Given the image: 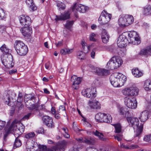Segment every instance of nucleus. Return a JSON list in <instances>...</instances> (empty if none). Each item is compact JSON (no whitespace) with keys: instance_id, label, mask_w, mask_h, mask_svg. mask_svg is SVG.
Segmentation results:
<instances>
[{"instance_id":"nucleus-1","label":"nucleus","mask_w":151,"mask_h":151,"mask_svg":"<svg viewBox=\"0 0 151 151\" xmlns=\"http://www.w3.org/2000/svg\"><path fill=\"white\" fill-rule=\"evenodd\" d=\"M126 77L122 74L115 73L112 75L110 78L111 84L115 87L123 86L126 80Z\"/></svg>"},{"instance_id":"nucleus-2","label":"nucleus","mask_w":151,"mask_h":151,"mask_svg":"<svg viewBox=\"0 0 151 151\" xmlns=\"http://www.w3.org/2000/svg\"><path fill=\"white\" fill-rule=\"evenodd\" d=\"M127 119L129 125L133 127L134 129L137 128L135 132V136H139L142 132L143 126L142 125L139 127V122L138 118L129 116L127 117Z\"/></svg>"},{"instance_id":"nucleus-3","label":"nucleus","mask_w":151,"mask_h":151,"mask_svg":"<svg viewBox=\"0 0 151 151\" xmlns=\"http://www.w3.org/2000/svg\"><path fill=\"white\" fill-rule=\"evenodd\" d=\"M14 47L17 53L20 56L25 55L28 51L27 46L20 40L15 41Z\"/></svg>"},{"instance_id":"nucleus-4","label":"nucleus","mask_w":151,"mask_h":151,"mask_svg":"<svg viewBox=\"0 0 151 151\" xmlns=\"http://www.w3.org/2000/svg\"><path fill=\"white\" fill-rule=\"evenodd\" d=\"M122 62L123 61L120 57H113L107 64L106 68L111 70L114 69L119 67Z\"/></svg>"},{"instance_id":"nucleus-5","label":"nucleus","mask_w":151,"mask_h":151,"mask_svg":"<svg viewBox=\"0 0 151 151\" xmlns=\"http://www.w3.org/2000/svg\"><path fill=\"white\" fill-rule=\"evenodd\" d=\"M95 119L99 122L110 123L112 122V118L110 114L99 113L96 115Z\"/></svg>"},{"instance_id":"nucleus-6","label":"nucleus","mask_w":151,"mask_h":151,"mask_svg":"<svg viewBox=\"0 0 151 151\" xmlns=\"http://www.w3.org/2000/svg\"><path fill=\"white\" fill-rule=\"evenodd\" d=\"M111 16L105 10L101 13L99 19V22L101 24H106L108 23L111 18Z\"/></svg>"},{"instance_id":"nucleus-7","label":"nucleus","mask_w":151,"mask_h":151,"mask_svg":"<svg viewBox=\"0 0 151 151\" xmlns=\"http://www.w3.org/2000/svg\"><path fill=\"white\" fill-rule=\"evenodd\" d=\"M127 32L124 33L119 36L117 41V45L119 47H123L128 43V39H127Z\"/></svg>"},{"instance_id":"nucleus-8","label":"nucleus","mask_w":151,"mask_h":151,"mask_svg":"<svg viewBox=\"0 0 151 151\" xmlns=\"http://www.w3.org/2000/svg\"><path fill=\"white\" fill-rule=\"evenodd\" d=\"M21 124H21L20 121L17 120H15L14 121L6 131V134L4 135V137H6L7 135L9 133L12 132V131H19L20 129L18 127Z\"/></svg>"},{"instance_id":"nucleus-9","label":"nucleus","mask_w":151,"mask_h":151,"mask_svg":"<svg viewBox=\"0 0 151 151\" xmlns=\"http://www.w3.org/2000/svg\"><path fill=\"white\" fill-rule=\"evenodd\" d=\"M139 89L137 87H131L125 88L122 91L124 95L128 96H136L138 94Z\"/></svg>"},{"instance_id":"nucleus-10","label":"nucleus","mask_w":151,"mask_h":151,"mask_svg":"<svg viewBox=\"0 0 151 151\" xmlns=\"http://www.w3.org/2000/svg\"><path fill=\"white\" fill-rule=\"evenodd\" d=\"M125 104L127 106L131 109H134L137 106V102L135 98L130 99L127 97L124 99Z\"/></svg>"},{"instance_id":"nucleus-11","label":"nucleus","mask_w":151,"mask_h":151,"mask_svg":"<svg viewBox=\"0 0 151 151\" xmlns=\"http://www.w3.org/2000/svg\"><path fill=\"white\" fill-rule=\"evenodd\" d=\"M12 56L10 55L8 57H3L1 58L2 62L4 66L8 68L12 67L14 66V63L12 62Z\"/></svg>"},{"instance_id":"nucleus-12","label":"nucleus","mask_w":151,"mask_h":151,"mask_svg":"<svg viewBox=\"0 0 151 151\" xmlns=\"http://www.w3.org/2000/svg\"><path fill=\"white\" fill-rule=\"evenodd\" d=\"M94 89L93 88H87L83 89L82 91L83 95L88 98H91L92 99L94 98L96 95L94 92Z\"/></svg>"},{"instance_id":"nucleus-13","label":"nucleus","mask_w":151,"mask_h":151,"mask_svg":"<svg viewBox=\"0 0 151 151\" xmlns=\"http://www.w3.org/2000/svg\"><path fill=\"white\" fill-rule=\"evenodd\" d=\"M19 20L21 25L24 27H27L31 23L30 18L25 15H21L19 17Z\"/></svg>"},{"instance_id":"nucleus-14","label":"nucleus","mask_w":151,"mask_h":151,"mask_svg":"<svg viewBox=\"0 0 151 151\" xmlns=\"http://www.w3.org/2000/svg\"><path fill=\"white\" fill-rule=\"evenodd\" d=\"M88 7L80 4L75 3L72 8L73 11L76 12V11L82 13H84L88 9Z\"/></svg>"},{"instance_id":"nucleus-15","label":"nucleus","mask_w":151,"mask_h":151,"mask_svg":"<svg viewBox=\"0 0 151 151\" xmlns=\"http://www.w3.org/2000/svg\"><path fill=\"white\" fill-rule=\"evenodd\" d=\"M70 11H66L63 13H62L60 15H56L55 19L56 21L59 20L65 21L70 18Z\"/></svg>"},{"instance_id":"nucleus-16","label":"nucleus","mask_w":151,"mask_h":151,"mask_svg":"<svg viewBox=\"0 0 151 151\" xmlns=\"http://www.w3.org/2000/svg\"><path fill=\"white\" fill-rule=\"evenodd\" d=\"M71 81L73 83L72 88L74 89H78V85L81 82V78L80 77H78L74 75L71 77Z\"/></svg>"},{"instance_id":"nucleus-17","label":"nucleus","mask_w":151,"mask_h":151,"mask_svg":"<svg viewBox=\"0 0 151 151\" xmlns=\"http://www.w3.org/2000/svg\"><path fill=\"white\" fill-rule=\"evenodd\" d=\"M89 100L88 104L91 108L94 109H99L101 108L100 104L99 102L94 99V98Z\"/></svg>"},{"instance_id":"nucleus-18","label":"nucleus","mask_w":151,"mask_h":151,"mask_svg":"<svg viewBox=\"0 0 151 151\" xmlns=\"http://www.w3.org/2000/svg\"><path fill=\"white\" fill-rule=\"evenodd\" d=\"M90 67L92 69L94 70L93 71L99 75L104 76L108 74V70H107L96 68L93 65H91Z\"/></svg>"},{"instance_id":"nucleus-19","label":"nucleus","mask_w":151,"mask_h":151,"mask_svg":"<svg viewBox=\"0 0 151 151\" xmlns=\"http://www.w3.org/2000/svg\"><path fill=\"white\" fill-rule=\"evenodd\" d=\"M141 56H145L146 57L151 55V45L141 50L139 53Z\"/></svg>"},{"instance_id":"nucleus-20","label":"nucleus","mask_w":151,"mask_h":151,"mask_svg":"<svg viewBox=\"0 0 151 151\" xmlns=\"http://www.w3.org/2000/svg\"><path fill=\"white\" fill-rule=\"evenodd\" d=\"M42 120L48 127L52 128L54 127L52 119L51 117L48 116H44L43 117Z\"/></svg>"},{"instance_id":"nucleus-21","label":"nucleus","mask_w":151,"mask_h":151,"mask_svg":"<svg viewBox=\"0 0 151 151\" xmlns=\"http://www.w3.org/2000/svg\"><path fill=\"white\" fill-rule=\"evenodd\" d=\"M149 114L148 111H144L140 113L138 118L141 122H144L148 119Z\"/></svg>"},{"instance_id":"nucleus-22","label":"nucleus","mask_w":151,"mask_h":151,"mask_svg":"<svg viewBox=\"0 0 151 151\" xmlns=\"http://www.w3.org/2000/svg\"><path fill=\"white\" fill-rule=\"evenodd\" d=\"M25 27L24 28H21L20 31L24 37H28L30 36L32 33V29L30 27Z\"/></svg>"},{"instance_id":"nucleus-23","label":"nucleus","mask_w":151,"mask_h":151,"mask_svg":"<svg viewBox=\"0 0 151 151\" xmlns=\"http://www.w3.org/2000/svg\"><path fill=\"white\" fill-rule=\"evenodd\" d=\"M109 35L105 29H103L102 31L101 37L103 42L104 43H107L109 41Z\"/></svg>"},{"instance_id":"nucleus-24","label":"nucleus","mask_w":151,"mask_h":151,"mask_svg":"<svg viewBox=\"0 0 151 151\" xmlns=\"http://www.w3.org/2000/svg\"><path fill=\"white\" fill-rule=\"evenodd\" d=\"M5 104L9 106H13V100L12 99H11L10 96L8 94L4 96L3 99Z\"/></svg>"},{"instance_id":"nucleus-25","label":"nucleus","mask_w":151,"mask_h":151,"mask_svg":"<svg viewBox=\"0 0 151 151\" xmlns=\"http://www.w3.org/2000/svg\"><path fill=\"white\" fill-rule=\"evenodd\" d=\"M118 112L121 115H125L126 116H128L129 114V111L126 108L119 107L118 108Z\"/></svg>"},{"instance_id":"nucleus-26","label":"nucleus","mask_w":151,"mask_h":151,"mask_svg":"<svg viewBox=\"0 0 151 151\" xmlns=\"http://www.w3.org/2000/svg\"><path fill=\"white\" fill-rule=\"evenodd\" d=\"M127 23L125 15L121 16L118 20L119 25L121 27H123L128 26Z\"/></svg>"},{"instance_id":"nucleus-27","label":"nucleus","mask_w":151,"mask_h":151,"mask_svg":"<svg viewBox=\"0 0 151 151\" xmlns=\"http://www.w3.org/2000/svg\"><path fill=\"white\" fill-rule=\"evenodd\" d=\"M132 73L134 76L137 78H139L143 75V73L137 68H135L132 70Z\"/></svg>"},{"instance_id":"nucleus-28","label":"nucleus","mask_w":151,"mask_h":151,"mask_svg":"<svg viewBox=\"0 0 151 151\" xmlns=\"http://www.w3.org/2000/svg\"><path fill=\"white\" fill-rule=\"evenodd\" d=\"M83 143L88 145H93L95 142V140L92 137H84Z\"/></svg>"},{"instance_id":"nucleus-29","label":"nucleus","mask_w":151,"mask_h":151,"mask_svg":"<svg viewBox=\"0 0 151 151\" xmlns=\"http://www.w3.org/2000/svg\"><path fill=\"white\" fill-rule=\"evenodd\" d=\"M125 16L126 18L127 24L128 26L133 23L134 19L133 16L129 14H126Z\"/></svg>"},{"instance_id":"nucleus-30","label":"nucleus","mask_w":151,"mask_h":151,"mask_svg":"<svg viewBox=\"0 0 151 151\" xmlns=\"http://www.w3.org/2000/svg\"><path fill=\"white\" fill-rule=\"evenodd\" d=\"M144 87L146 91L151 90V81L149 80H146L144 83Z\"/></svg>"},{"instance_id":"nucleus-31","label":"nucleus","mask_w":151,"mask_h":151,"mask_svg":"<svg viewBox=\"0 0 151 151\" xmlns=\"http://www.w3.org/2000/svg\"><path fill=\"white\" fill-rule=\"evenodd\" d=\"M135 35L130 37V43H133L135 41L137 42V43H139L140 41L139 38V36L137 32L135 31Z\"/></svg>"},{"instance_id":"nucleus-32","label":"nucleus","mask_w":151,"mask_h":151,"mask_svg":"<svg viewBox=\"0 0 151 151\" xmlns=\"http://www.w3.org/2000/svg\"><path fill=\"white\" fill-rule=\"evenodd\" d=\"M143 14L146 15H148L151 14V7L148 6L144 8Z\"/></svg>"},{"instance_id":"nucleus-33","label":"nucleus","mask_w":151,"mask_h":151,"mask_svg":"<svg viewBox=\"0 0 151 151\" xmlns=\"http://www.w3.org/2000/svg\"><path fill=\"white\" fill-rule=\"evenodd\" d=\"M114 126L115 128V132L118 134L121 133V126L119 124H112Z\"/></svg>"},{"instance_id":"nucleus-34","label":"nucleus","mask_w":151,"mask_h":151,"mask_svg":"<svg viewBox=\"0 0 151 151\" xmlns=\"http://www.w3.org/2000/svg\"><path fill=\"white\" fill-rule=\"evenodd\" d=\"M93 134L96 136L98 137L101 140H104L103 137L104 135L102 133L99 132L97 130H96L95 132H93Z\"/></svg>"},{"instance_id":"nucleus-35","label":"nucleus","mask_w":151,"mask_h":151,"mask_svg":"<svg viewBox=\"0 0 151 151\" xmlns=\"http://www.w3.org/2000/svg\"><path fill=\"white\" fill-rule=\"evenodd\" d=\"M57 6L59 11L64 10L66 7L65 5L61 2H58Z\"/></svg>"},{"instance_id":"nucleus-36","label":"nucleus","mask_w":151,"mask_h":151,"mask_svg":"<svg viewBox=\"0 0 151 151\" xmlns=\"http://www.w3.org/2000/svg\"><path fill=\"white\" fill-rule=\"evenodd\" d=\"M72 52V49H69L65 48L61 49L60 50V53L63 55H65L67 54H69Z\"/></svg>"},{"instance_id":"nucleus-37","label":"nucleus","mask_w":151,"mask_h":151,"mask_svg":"<svg viewBox=\"0 0 151 151\" xmlns=\"http://www.w3.org/2000/svg\"><path fill=\"white\" fill-rule=\"evenodd\" d=\"M0 50L4 54H7L9 53V49L6 47L5 44L1 46L0 48Z\"/></svg>"},{"instance_id":"nucleus-38","label":"nucleus","mask_w":151,"mask_h":151,"mask_svg":"<svg viewBox=\"0 0 151 151\" xmlns=\"http://www.w3.org/2000/svg\"><path fill=\"white\" fill-rule=\"evenodd\" d=\"M57 112L58 113H61L64 114H66L65 108L64 105H61L60 106L59 108L57 110Z\"/></svg>"},{"instance_id":"nucleus-39","label":"nucleus","mask_w":151,"mask_h":151,"mask_svg":"<svg viewBox=\"0 0 151 151\" xmlns=\"http://www.w3.org/2000/svg\"><path fill=\"white\" fill-rule=\"evenodd\" d=\"M74 23L73 21H67L65 27L67 29H69Z\"/></svg>"},{"instance_id":"nucleus-40","label":"nucleus","mask_w":151,"mask_h":151,"mask_svg":"<svg viewBox=\"0 0 151 151\" xmlns=\"http://www.w3.org/2000/svg\"><path fill=\"white\" fill-rule=\"evenodd\" d=\"M34 143L33 144L32 143L29 142V143L30 145V149L31 151H36V149L35 148L37 147V143L36 142H34Z\"/></svg>"},{"instance_id":"nucleus-41","label":"nucleus","mask_w":151,"mask_h":151,"mask_svg":"<svg viewBox=\"0 0 151 151\" xmlns=\"http://www.w3.org/2000/svg\"><path fill=\"white\" fill-rule=\"evenodd\" d=\"M38 105L39 103H37L34 104H33L32 105L29 109L31 110H35V111H36V112L38 111L39 110L38 109Z\"/></svg>"},{"instance_id":"nucleus-42","label":"nucleus","mask_w":151,"mask_h":151,"mask_svg":"<svg viewBox=\"0 0 151 151\" xmlns=\"http://www.w3.org/2000/svg\"><path fill=\"white\" fill-rule=\"evenodd\" d=\"M5 13L3 9L0 8V20H4L6 18Z\"/></svg>"},{"instance_id":"nucleus-43","label":"nucleus","mask_w":151,"mask_h":151,"mask_svg":"<svg viewBox=\"0 0 151 151\" xmlns=\"http://www.w3.org/2000/svg\"><path fill=\"white\" fill-rule=\"evenodd\" d=\"M78 58L81 60L84 58L85 54L81 51H78L77 53Z\"/></svg>"},{"instance_id":"nucleus-44","label":"nucleus","mask_w":151,"mask_h":151,"mask_svg":"<svg viewBox=\"0 0 151 151\" xmlns=\"http://www.w3.org/2000/svg\"><path fill=\"white\" fill-rule=\"evenodd\" d=\"M22 145V142L21 141L17 138H16L14 143V146L16 147H19Z\"/></svg>"},{"instance_id":"nucleus-45","label":"nucleus","mask_w":151,"mask_h":151,"mask_svg":"<svg viewBox=\"0 0 151 151\" xmlns=\"http://www.w3.org/2000/svg\"><path fill=\"white\" fill-rule=\"evenodd\" d=\"M114 138L117 140L118 141H121L122 139L123 135L121 133L117 134L114 136Z\"/></svg>"},{"instance_id":"nucleus-46","label":"nucleus","mask_w":151,"mask_h":151,"mask_svg":"<svg viewBox=\"0 0 151 151\" xmlns=\"http://www.w3.org/2000/svg\"><path fill=\"white\" fill-rule=\"evenodd\" d=\"M26 97L29 98V99L30 100H32L34 102H35V97L34 96H31V94L27 95L26 96H25V101L26 99Z\"/></svg>"},{"instance_id":"nucleus-47","label":"nucleus","mask_w":151,"mask_h":151,"mask_svg":"<svg viewBox=\"0 0 151 151\" xmlns=\"http://www.w3.org/2000/svg\"><path fill=\"white\" fill-rule=\"evenodd\" d=\"M143 140L146 142H151V134L145 135L144 137Z\"/></svg>"},{"instance_id":"nucleus-48","label":"nucleus","mask_w":151,"mask_h":151,"mask_svg":"<svg viewBox=\"0 0 151 151\" xmlns=\"http://www.w3.org/2000/svg\"><path fill=\"white\" fill-rule=\"evenodd\" d=\"M127 33V36H128L129 39L128 43L130 42V37H132V36H134L135 35V31L130 32L129 33Z\"/></svg>"},{"instance_id":"nucleus-49","label":"nucleus","mask_w":151,"mask_h":151,"mask_svg":"<svg viewBox=\"0 0 151 151\" xmlns=\"http://www.w3.org/2000/svg\"><path fill=\"white\" fill-rule=\"evenodd\" d=\"M35 136V134L33 132H30L26 134L25 136V137L26 138L30 139L32 138Z\"/></svg>"},{"instance_id":"nucleus-50","label":"nucleus","mask_w":151,"mask_h":151,"mask_svg":"<svg viewBox=\"0 0 151 151\" xmlns=\"http://www.w3.org/2000/svg\"><path fill=\"white\" fill-rule=\"evenodd\" d=\"M93 45H94V44H91V45L88 46L87 47L86 46V47L87 48V51L86 52H88V51L91 49V48H92V47H93ZM82 46H83V50H85V47H86L85 44H82Z\"/></svg>"},{"instance_id":"nucleus-51","label":"nucleus","mask_w":151,"mask_h":151,"mask_svg":"<svg viewBox=\"0 0 151 151\" xmlns=\"http://www.w3.org/2000/svg\"><path fill=\"white\" fill-rule=\"evenodd\" d=\"M95 36L96 35L94 33H93L90 34L89 36L90 40L94 42L96 41V40L94 38Z\"/></svg>"},{"instance_id":"nucleus-52","label":"nucleus","mask_w":151,"mask_h":151,"mask_svg":"<svg viewBox=\"0 0 151 151\" xmlns=\"http://www.w3.org/2000/svg\"><path fill=\"white\" fill-rule=\"evenodd\" d=\"M6 124V122L0 120V130H2Z\"/></svg>"},{"instance_id":"nucleus-53","label":"nucleus","mask_w":151,"mask_h":151,"mask_svg":"<svg viewBox=\"0 0 151 151\" xmlns=\"http://www.w3.org/2000/svg\"><path fill=\"white\" fill-rule=\"evenodd\" d=\"M128 149H133L138 148V146L137 145H131L128 146Z\"/></svg>"},{"instance_id":"nucleus-54","label":"nucleus","mask_w":151,"mask_h":151,"mask_svg":"<svg viewBox=\"0 0 151 151\" xmlns=\"http://www.w3.org/2000/svg\"><path fill=\"white\" fill-rule=\"evenodd\" d=\"M40 104L39 103L38 107L39 109L40 110L45 111L46 109L45 108V106L44 104H42L41 105H40Z\"/></svg>"},{"instance_id":"nucleus-55","label":"nucleus","mask_w":151,"mask_h":151,"mask_svg":"<svg viewBox=\"0 0 151 151\" xmlns=\"http://www.w3.org/2000/svg\"><path fill=\"white\" fill-rule=\"evenodd\" d=\"M96 48H94L92 50L91 54V57L94 59L95 58V51H96Z\"/></svg>"},{"instance_id":"nucleus-56","label":"nucleus","mask_w":151,"mask_h":151,"mask_svg":"<svg viewBox=\"0 0 151 151\" xmlns=\"http://www.w3.org/2000/svg\"><path fill=\"white\" fill-rule=\"evenodd\" d=\"M16 106L18 107L19 109H20V108H22L24 106L22 104V102H17V103Z\"/></svg>"},{"instance_id":"nucleus-57","label":"nucleus","mask_w":151,"mask_h":151,"mask_svg":"<svg viewBox=\"0 0 151 151\" xmlns=\"http://www.w3.org/2000/svg\"><path fill=\"white\" fill-rule=\"evenodd\" d=\"M31 113H29L27 114L26 115L23 117V119L24 120L28 119L29 118V117L31 116Z\"/></svg>"},{"instance_id":"nucleus-58","label":"nucleus","mask_w":151,"mask_h":151,"mask_svg":"<svg viewBox=\"0 0 151 151\" xmlns=\"http://www.w3.org/2000/svg\"><path fill=\"white\" fill-rule=\"evenodd\" d=\"M26 3L29 6L32 5L33 4V0H26Z\"/></svg>"},{"instance_id":"nucleus-59","label":"nucleus","mask_w":151,"mask_h":151,"mask_svg":"<svg viewBox=\"0 0 151 151\" xmlns=\"http://www.w3.org/2000/svg\"><path fill=\"white\" fill-rule=\"evenodd\" d=\"M29 6L33 11H34L37 9V7L34 6L33 3L32 5H29Z\"/></svg>"},{"instance_id":"nucleus-60","label":"nucleus","mask_w":151,"mask_h":151,"mask_svg":"<svg viewBox=\"0 0 151 151\" xmlns=\"http://www.w3.org/2000/svg\"><path fill=\"white\" fill-rule=\"evenodd\" d=\"M76 139L79 142L83 143V142L84 140V138L83 139L82 137H81L79 138H76Z\"/></svg>"},{"instance_id":"nucleus-61","label":"nucleus","mask_w":151,"mask_h":151,"mask_svg":"<svg viewBox=\"0 0 151 151\" xmlns=\"http://www.w3.org/2000/svg\"><path fill=\"white\" fill-rule=\"evenodd\" d=\"M55 44L57 47L61 46L63 45V41H60L58 42V43H55Z\"/></svg>"},{"instance_id":"nucleus-62","label":"nucleus","mask_w":151,"mask_h":151,"mask_svg":"<svg viewBox=\"0 0 151 151\" xmlns=\"http://www.w3.org/2000/svg\"><path fill=\"white\" fill-rule=\"evenodd\" d=\"M120 147L122 148H124L127 149H128V148H129L128 147V146L126 145L123 143L121 144Z\"/></svg>"},{"instance_id":"nucleus-63","label":"nucleus","mask_w":151,"mask_h":151,"mask_svg":"<svg viewBox=\"0 0 151 151\" xmlns=\"http://www.w3.org/2000/svg\"><path fill=\"white\" fill-rule=\"evenodd\" d=\"M17 70L16 69L12 70L9 71V73L11 75H12L16 73H17Z\"/></svg>"},{"instance_id":"nucleus-64","label":"nucleus","mask_w":151,"mask_h":151,"mask_svg":"<svg viewBox=\"0 0 151 151\" xmlns=\"http://www.w3.org/2000/svg\"><path fill=\"white\" fill-rule=\"evenodd\" d=\"M29 142H28V143H27L26 144V146H27V151H31V149L30 148V145L29 144Z\"/></svg>"}]
</instances>
